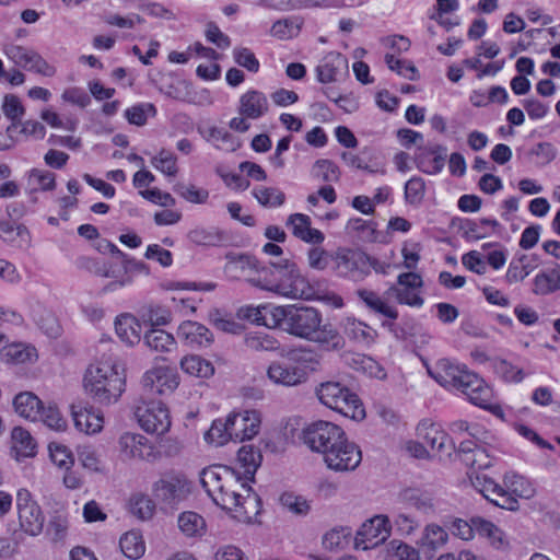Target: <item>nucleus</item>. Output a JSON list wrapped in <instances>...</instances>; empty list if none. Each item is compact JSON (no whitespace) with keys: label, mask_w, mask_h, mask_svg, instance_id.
Returning <instances> with one entry per match:
<instances>
[{"label":"nucleus","mask_w":560,"mask_h":560,"mask_svg":"<svg viewBox=\"0 0 560 560\" xmlns=\"http://www.w3.org/2000/svg\"><path fill=\"white\" fill-rule=\"evenodd\" d=\"M253 196L264 207H280L284 203L285 195L278 188L259 186L253 189Z\"/></svg>","instance_id":"46"},{"label":"nucleus","mask_w":560,"mask_h":560,"mask_svg":"<svg viewBox=\"0 0 560 560\" xmlns=\"http://www.w3.org/2000/svg\"><path fill=\"white\" fill-rule=\"evenodd\" d=\"M5 55L16 66L45 77H52L56 68L49 65L38 52L19 45H9Z\"/></svg>","instance_id":"12"},{"label":"nucleus","mask_w":560,"mask_h":560,"mask_svg":"<svg viewBox=\"0 0 560 560\" xmlns=\"http://www.w3.org/2000/svg\"><path fill=\"white\" fill-rule=\"evenodd\" d=\"M269 109L266 95L257 90H249L240 97L238 113L248 119H258Z\"/></svg>","instance_id":"24"},{"label":"nucleus","mask_w":560,"mask_h":560,"mask_svg":"<svg viewBox=\"0 0 560 560\" xmlns=\"http://www.w3.org/2000/svg\"><path fill=\"white\" fill-rule=\"evenodd\" d=\"M268 378L278 385L296 386L307 378L305 369L288 362H272L267 370Z\"/></svg>","instance_id":"17"},{"label":"nucleus","mask_w":560,"mask_h":560,"mask_svg":"<svg viewBox=\"0 0 560 560\" xmlns=\"http://www.w3.org/2000/svg\"><path fill=\"white\" fill-rule=\"evenodd\" d=\"M447 540V532L442 526L432 523L424 527L419 545L425 552H433L442 548Z\"/></svg>","instance_id":"35"},{"label":"nucleus","mask_w":560,"mask_h":560,"mask_svg":"<svg viewBox=\"0 0 560 560\" xmlns=\"http://www.w3.org/2000/svg\"><path fill=\"white\" fill-rule=\"evenodd\" d=\"M287 225L291 228L294 236L305 243L318 245L325 240L324 234L319 230L311 228V219L306 214H291L288 218Z\"/></svg>","instance_id":"23"},{"label":"nucleus","mask_w":560,"mask_h":560,"mask_svg":"<svg viewBox=\"0 0 560 560\" xmlns=\"http://www.w3.org/2000/svg\"><path fill=\"white\" fill-rule=\"evenodd\" d=\"M385 62L392 71L397 72L399 75L409 80H417L418 70L411 62L396 59L393 55L389 54L385 56Z\"/></svg>","instance_id":"60"},{"label":"nucleus","mask_w":560,"mask_h":560,"mask_svg":"<svg viewBox=\"0 0 560 560\" xmlns=\"http://www.w3.org/2000/svg\"><path fill=\"white\" fill-rule=\"evenodd\" d=\"M308 341L318 343L326 351H340L345 348L346 341L338 329L330 323L319 324Z\"/></svg>","instance_id":"25"},{"label":"nucleus","mask_w":560,"mask_h":560,"mask_svg":"<svg viewBox=\"0 0 560 560\" xmlns=\"http://www.w3.org/2000/svg\"><path fill=\"white\" fill-rule=\"evenodd\" d=\"M155 115L156 108L152 103H141L126 109L125 112L127 120L136 126H143L149 116L154 117Z\"/></svg>","instance_id":"53"},{"label":"nucleus","mask_w":560,"mask_h":560,"mask_svg":"<svg viewBox=\"0 0 560 560\" xmlns=\"http://www.w3.org/2000/svg\"><path fill=\"white\" fill-rule=\"evenodd\" d=\"M69 522L62 514H55L48 522L46 535L54 542L62 541L68 533Z\"/></svg>","instance_id":"57"},{"label":"nucleus","mask_w":560,"mask_h":560,"mask_svg":"<svg viewBox=\"0 0 560 560\" xmlns=\"http://www.w3.org/2000/svg\"><path fill=\"white\" fill-rule=\"evenodd\" d=\"M399 500L407 506L413 508L423 514L434 513V503L430 493L416 488L404 489Z\"/></svg>","instance_id":"28"},{"label":"nucleus","mask_w":560,"mask_h":560,"mask_svg":"<svg viewBox=\"0 0 560 560\" xmlns=\"http://www.w3.org/2000/svg\"><path fill=\"white\" fill-rule=\"evenodd\" d=\"M133 413L139 425L148 433L161 435L171 428L170 411L161 400L141 399Z\"/></svg>","instance_id":"8"},{"label":"nucleus","mask_w":560,"mask_h":560,"mask_svg":"<svg viewBox=\"0 0 560 560\" xmlns=\"http://www.w3.org/2000/svg\"><path fill=\"white\" fill-rule=\"evenodd\" d=\"M159 90L165 96L175 101L190 102L192 100L190 83L186 80L171 79L170 82L162 84Z\"/></svg>","instance_id":"41"},{"label":"nucleus","mask_w":560,"mask_h":560,"mask_svg":"<svg viewBox=\"0 0 560 560\" xmlns=\"http://www.w3.org/2000/svg\"><path fill=\"white\" fill-rule=\"evenodd\" d=\"M224 273L233 280L245 279L249 282L250 277L258 270V260L248 254L228 253Z\"/></svg>","instance_id":"19"},{"label":"nucleus","mask_w":560,"mask_h":560,"mask_svg":"<svg viewBox=\"0 0 560 560\" xmlns=\"http://www.w3.org/2000/svg\"><path fill=\"white\" fill-rule=\"evenodd\" d=\"M84 388L98 404L115 402L125 389V378L119 372V365L108 359L90 366L84 375Z\"/></svg>","instance_id":"2"},{"label":"nucleus","mask_w":560,"mask_h":560,"mask_svg":"<svg viewBox=\"0 0 560 560\" xmlns=\"http://www.w3.org/2000/svg\"><path fill=\"white\" fill-rule=\"evenodd\" d=\"M200 482L207 494L222 510L233 513L240 522H250L259 512L260 499L242 481L234 469L224 465L203 468Z\"/></svg>","instance_id":"1"},{"label":"nucleus","mask_w":560,"mask_h":560,"mask_svg":"<svg viewBox=\"0 0 560 560\" xmlns=\"http://www.w3.org/2000/svg\"><path fill=\"white\" fill-rule=\"evenodd\" d=\"M425 184L421 177H412L405 185V200L409 205L418 206L424 197Z\"/></svg>","instance_id":"58"},{"label":"nucleus","mask_w":560,"mask_h":560,"mask_svg":"<svg viewBox=\"0 0 560 560\" xmlns=\"http://www.w3.org/2000/svg\"><path fill=\"white\" fill-rule=\"evenodd\" d=\"M260 418L255 410L230 415L232 440L243 442L253 439L259 431Z\"/></svg>","instance_id":"16"},{"label":"nucleus","mask_w":560,"mask_h":560,"mask_svg":"<svg viewBox=\"0 0 560 560\" xmlns=\"http://www.w3.org/2000/svg\"><path fill=\"white\" fill-rule=\"evenodd\" d=\"M419 152L416 154L415 161L417 167L427 174L433 175L440 173L446 160L447 149L441 144L419 145Z\"/></svg>","instance_id":"15"},{"label":"nucleus","mask_w":560,"mask_h":560,"mask_svg":"<svg viewBox=\"0 0 560 560\" xmlns=\"http://www.w3.org/2000/svg\"><path fill=\"white\" fill-rule=\"evenodd\" d=\"M233 58L240 67L245 68L247 71L253 73L259 71V60L250 49L246 47H235L233 49Z\"/></svg>","instance_id":"59"},{"label":"nucleus","mask_w":560,"mask_h":560,"mask_svg":"<svg viewBox=\"0 0 560 560\" xmlns=\"http://www.w3.org/2000/svg\"><path fill=\"white\" fill-rule=\"evenodd\" d=\"M465 370V366L455 364L448 359H440L433 368H428V373L443 387L455 388Z\"/></svg>","instance_id":"21"},{"label":"nucleus","mask_w":560,"mask_h":560,"mask_svg":"<svg viewBox=\"0 0 560 560\" xmlns=\"http://www.w3.org/2000/svg\"><path fill=\"white\" fill-rule=\"evenodd\" d=\"M315 394L319 401L353 420H362L365 417L364 407L359 396L341 381H327L320 383Z\"/></svg>","instance_id":"4"},{"label":"nucleus","mask_w":560,"mask_h":560,"mask_svg":"<svg viewBox=\"0 0 560 560\" xmlns=\"http://www.w3.org/2000/svg\"><path fill=\"white\" fill-rule=\"evenodd\" d=\"M455 389L460 390L464 395H466L472 405L488 410L497 417H503V410L501 406L491 402L493 397L492 389L476 373L466 369Z\"/></svg>","instance_id":"7"},{"label":"nucleus","mask_w":560,"mask_h":560,"mask_svg":"<svg viewBox=\"0 0 560 560\" xmlns=\"http://www.w3.org/2000/svg\"><path fill=\"white\" fill-rule=\"evenodd\" d=\"M245 343L248 349L255 351H275L279 348L277 339L264 332L248 334Z\"/></svg>","instance_id":"54"},{"label":"nucleus","mask_w":560,"mask_h":560,"mask_svg":"<svg viewBox=\"0 0 560 560\" xmlns=\"http://www.w3.org/2000/svg\"><path fill=\"white\" fill-rule=\"evenodd\" d=\"M130 512L139 520H150L155 511V503L145 494H136L129 501Z\"/></svg>","instance_id":"47"},{"label":"nucleus","mask_w":560,"mask_h":560,"mask_svg":"<svg viewBox=\"0 0 560 560\" xmlns=\"http://www.w3.org/2000/svg\"><path fill=\"white\" fill-rule=\"evenodd\" d=\"M205 440L208 443H212L218 446L225 444L229 440H232V432L230 430V415L225 420H214L210 429L205 433Z\"/></svg>","instance_id":"44"},{"label":"nucleus","mask_w":560,"mask_h":560,"mask_svg":"<svg viewBox=\"0 0 560 560\" xmlns=\"http://www.w3.org/2000/svg\"><path fill=\"white\" fill-rule=\"evenodd\" d=\"M1 360L7 363L22 364L33 362L37 358L36 349L23 342L4 346L0 351Z\"/></svg>","instance_id":"30"},{"label":"nucleus","mask_w":560,"mask_h":560,"mask_svg":"<svg viewBox=\"0 0 560 560\" xmlns=\"http://www.w3.org/2000/svg\"><path fill=\"white\" fill-rule=\"evenodd\" d=\"M192 492V482L188 477L176 470L163 472L152 485V494L162 504L168 508H176L185 501Z\"/></svg>","instance_id":"5"},{"label":"nucleus","mask_w":560,"mask_h":560,"mask_svg":"<svg viewBox=\"0 0 560 560\" xmlns=\"http://www.w3.org/2000/svg\"><path fill=\"white\" fill-rule=\"evenodd\" d=\"M179 384L178 375L170 368H154L142 377V386L148 396L168 395L173 393Z\"/></svg>","instance_id":"14"},{"label":"nucleus","mask_w":560,"mask_h":560,"mask_svg":"<svg viewBox=\"0 0 560 560\" xmlns=\"http://www.w3.org/2000/svg\"><path fill=\"white\" fill-rule=\"evenodd\" d=\"M121 552L129 559H139L144 555L145 545L140 533L131 530L119 540Z\"/></svg>","instance_id":"40"},{"label":"nucleus","mask_w":560,"mask_h":560,"mask_svg":"<svg viewBox=\"0 0 560 560\" xmlns=\"http://www.w3.org/2000/svg\"><path fill=\"white\" fill-rule=\"evenodd\" d=\"M115 330L119 339L127 345L132 346L140 341V325L130 314H122L116 318Z\"/></svg>","instance_id":"33"},{"label":"nucleus","mask_w":560,"mask_h":560,"mask_svg":"<svg viewBox=\"0 0 560 560\" xmlns=\"http://www.w3.org/2000/svg\"><path fill=\"white\" fill-rule=\"evenodd\" d=\"M182 370L196 377L208 378L214 374L213 364L199 357V355H187L180 360Z\"/></svg>","instance_id":"37"},{"label":"nucleus","mask_w":560,"mask_h":560,"mask_svg":"<svg viewBox=\"0 0 560 560\" xmlns=\"http://www.w3.org/2000/svg\"><path fill=\"white\" fill-rule=\"evenodd\" d=\"M275 306H246L240 310V315L257 325L272 326L271 310Z\"/></svg>","instance_id":"48"},{"label":"nucleus","mask_w":560,"mask_h":560,"mask_svg":"<svg viewBox=\"0 0 560 560\" xmlns=\"http://www.w3.org/2000/svg\"><path fill=\"white\" fill-rule=\"evenodd\" d=\"M279 501L284 509L295 515L304 516L311 510L308 501L304 497L293 492L282 493Z\"/></svg>","instance_id":"49"},{"label":"nucleus","mask_w":560,"mask_h":560,"mask_svg":"<svg viewBox=\"0 0 560 560\" xmlns=\"http://www.w3.org/2000/svg\"><path fill=\"white\" fill-rule=\"evenodd\" d=\"M347 229L361 233L364 241H376V224L373 221H365L361 218L350 219L347 223Z\"/></svg>","instance_id":"62"},{"label":"nucleus","mask_w":560,"mask_h":560,"mask_svg":"<svg viewBox=\"0 0 560 560\" xmlns=\"http://www.w3.org/2000/svg\"><path fill=\"white\" fill-rule=\"evenodd\" d=\"M152 165L167 176H175L178 172L177 158L168 150L161 149L160 152L152 158Z\"/></svg>","instance_id":"51"},{"label":"nucleus","mask_w":560,"mask_h":560,"mask_svg":"<svg viewBox=\"0 0 560 560\" xmlns=\"http://www.w3.org/2000/svg\"><path fill=\"white\" fill-rule=\"evenodd\" d=\"M388 522V517L385 515H376L364 522L357 532L354 538L355 547L368 550L384 542L389 535Z\"/></svg>","instance_id":"13"},{"label":"nucleus","mask_w":560,"mask_h":560,"mask_svg":"<svg viewBox=\"0 0 560 560\" xmlns=\"http://www.w3.org/2000/svg\"><path fill=\"white\" fill-rule=\"evenodd\" d=\"M38 419H40L48 428L54 429L56 431H62L67 427L66 421L61 417L57 407H43V409H40V415Z\"/></svg>","instance_id":"64"},{"label":"nucleus","mask_w":560,"mask_h":560,"mask_svg":"<svg viewBox=\"0 0 560 560\" xmlns=\"http://www.w3.org/2000/svg\"><path fill=\"white\" fill-rule=\"evenodd\" d=\"M16 413L25 419L36 421L43 409L42 400L31 392L18 394L13 399Z\"/></svg>","instance_id":"29"},{"label":"nucleus","mask_w":560,"mask_h":560,"mask_svg":"<svg viewBox=\"0 0 560 560\" xmlns=\"http://www.w3.org/2000/svg\"><path fill=\"white\" fill-rule=\"evenodd\" d=\"M417 436L440 454H451L452 441L446 432L430 420H422L417 427Z\"/></svg>","instance_id":"18"},{"label":"nucleus","mask_w":560,"mask_h":560,"mask_svg":"<svg viewBox=\"0 0 560 560\" xmlns=\"http://www.w3.org/2000/svg\"><path fill=\"white\" fill-rule=\"evenodd\" d=\"M174 191L178 194L186 201L202 205L206 203L209 198V191L205 188H198L197 186L184 183H177L174 186Z\"/></svg>","instance_id":"52"},{"label":"nucleus","mask_w":560,"mask_h":560,"mask_svg":"<svg viewBox=\"0 0 560 560\" xmlns=\"http://www.w3.org/2000/svg\"><path fill=\"white\" fill-rule=\"evenodd\" d=\"M16 509L23 532L31 536L39 535L44 527L45 517L40 506L27 489L23 488L18 491Z\"/></svg>","instance_id":"10"},{"label":"nucleus","mask_w":560,"mask_h":560,"mask_svg":"<svg viewBox=\"0 0 560 560\" xmlns=\"http://www.w3.org/2000/svg\"><path fill=\"white\" fill-rule=\"evenodd\" d=\"M348 69V60L339 52H329L316 67L317 79L322 83L334 82L337 75Z\"/></svg>","instance_id":"26"},{"label":"nucleus","mask_w":560,"mask_h":560,"mask_svg":"<svg viewBox=\"0 0 560 560\" xmlns=\"http://www.w3.org/2000/svg\"><path fill=\"white\" fill-rule=\"evenodd\" d=\"M48 448L50 458L54 464L60 468L70 469L74 463V459L72 453L68 450L67 446L58 443H50Z\"/></svg>","instance_id":"61"},{"label":"nucleus","mask_w":560,"mask_h":560,"mask_svg":"<svg viewBox=\"0 0 560 560\" xmlns=\"http://www.w3.org/2000/svg\"><path fill=\"white\" fill-rule=\"evenodd\" d=\"M121 454L127 458L150 460L154 458V448L141 434L125 433L119 439Z\"/></svg>","instance_id":"20"},{"label":"nucleus","mask_w":560,"mask_h":560,"mask_svg":"<svg viewBox=\"0 0 560 560\" xmlns=\"http://www.w3.org/2000/svg\"><path fill=\"white\" fill-rule=\"evenodd\" d=\"M494 370L506 382L520 383L524 378L523 370L514 366L506 360L497 361Z\"/></svg>","instance_id":"63"},{"label":"nucleus","mask_w":560,"mask_h":560,"mask_svg":"<svg viewBox=\"0 0 560 560\" xmlns=\"http://www.w3.org/2000/svg\"><path fill=\"white\" fill-rule=\"evenodd\" d=\"M475 527L476 533L487 538L494 548L504 549L509 546L504 533L492 522L478 517Z\"/></svg>","instance_id":"38"},{"label":"nucleus","mask_w":560,"mask_h":560,"mask_svg":"<svg viewBox=\"0 0 560 560\" xmlns=\"http://www.w3.org/2000/svg\"><path fill=\"white\" fill-rule=\"evenodd\" d=\"M362 460L360 448L348 441L346 434L334 445L324 458L325 464L331 470L343 472L354 470Z\"/></svg>","instance_id":"11"},{"label":"nucleus","mask_w":560,"mask_h":560,"mask_svg":"<svg viewBox=\"0 0 560 560\" xmlns=\"http://www.w3.org/2000/svg\"><path fill=\"white\" fill-rule=\"evenodd\" d=\"M357 294L372 312L381 314L393 320L398 318L397 310L389 306L376 292L368 289H359Z\"/></svg>","instance_id":"34"},{"label":"nucleus","mask_w":560,"mask_h":560,"mask_svg":"<svg viewBox=\"0 0 560 560\" xmlns=\"http://www.w3.org/2000/svg\"><path fill=\"white\" fill-rule=\"evenodd\" d=\"M493 230L500 226L495 219H481L475 221L471 219L462 220L459 230L463 232V237L468 241H478L486 238L490 235L488 228Z\"/></svg>","instance_id":"31"},{"label":"nucleus","mask_w":560,"mask_h":560,"mask_svg":"<svg viewBox=\"0 0 560 560\" xmlns=\"http://www.w3.org/2000/svg\"><path fill=\"white\" fill-rule=\"evenodd\" d=\"M12 448L16 453V457H32L36 454V443L28 431L21 427L12 430Z\"/></svg>","instance_id":"36"},{"label":"nucleus","mask_w":560,"mask_h":560,"mask_svg":"<svg viewBox=\"0 0 560 560\" xmlns=\"http://www.w3.org/2000/svg\"><path fill=\"white\" fill-rule=\"evenodd\" d=\"M385 295L395 296L398 303L409 306L420 307L424 302L420 294L411 288H398L396 285H392L386 290Z\"/></svg>","instance_id":"55"},{"label":"nucleus","mask_w":560,"mask_h":560,"mask_svg":"<svg viewBox=\"0 0 560 560\" xmlns=\"http://www.w3.org/2000/svg\"><path fill=\"white\" fill-rule=\"evenodd\" d=\"M177 522L179 529L188 537L201 535L206 528L203 517L192 511L179 514Z\"/></svg>","instance_id":"43"},{"label":"nucleus","mask_w":560,"mask_h":560,"mask_svg":"<svg viewBox=\"0 0 560 560\" xmlns=\"http://www.w3.org/2000/svg\"><path fill=\"white\" fill-rule=\"evenodd\" d=\"M345 332L350 339L364 343L373 342L377 335L376 330L357 319L347 320Z\"/></svg>","instance_id":"45"},{"label":"nucleus","mask_w":560,"mask_h":560,"mask_svg":"<svg viewBox=\"0 0 560 560\" xmlns=\"http://www.w3.org/2000/svg\"><path fill=\"white\" fill-rule=\"evenodd\" d=\"M261 454L252 445H244L237 452V459L242 467L245 468V474L254 475L256 469L261 463Z\"/></svg>","instance_id":"50"},{"label":"nucleus","mask_w":560,"mask_h":560,"mask_svg":"<svg viewBox=\"0 0 560 560\" xmlns=\"http://www.w3.org/2000/svg\"><path fill=\"white\" fill-rule=\"evenodd\" d=\"M187 236L190 242L200 246H219L229 240L224 231L213 226H197L190 230Z\"/></svg>","instance_id":"32"},{"label":"nucleus","mask_w":560,"mask_h":560,"mask_svg":"<svg viewBox=\"0 0 560 560\" xmlns=\"http://www.w3.org/2000/svg\"><path fill=\"white\" fill-rule=\"evenodd\" d=\"M177 336L190 346H208L213 339L211 331L206 326L191 320L184 322L178 327Z\"/></svg>","instance_id":"27"},{"label":"nucleus","mask_w":560,"mask_h":560,"mask_svg":"<svg viewBox=\"0 0 560 560\" xmlns=\"http://www.w3.org/2000/svg\"><path fill=\"white\" fill-rule=\"evenodd\" d=\"M343 434L345 432L337 424L317 421L304 429L303 441L312 451L322 453L323 458H325L328 451L336 445Z\"/></svg>","instance_id":"9"},{"label":"nucleus","mask_w":560,"mask_h":560,"mask_svg":"<svg viewBox=\"0 0 560 560\" xmlns=\"http://www.w3.org/2000/svg\"><path fill=\"white\" fill-rule=\"evenodd\" d=\"M278 294L290 299H310L313 289L301 275L296 264L289 259L275 262Z\"/></svg>","instance_id":"6"},{"label":"nucleus","mask_w":560,"mask_h":560,"mask_svg":"<svg viewBox=\"0 0 560 560\" xmlns=\"http://www.w3.org/2000/svg\"><path fill=\"white\" fill-rule=\"evenodd\" d=\"M313 175L322 182L335 183L340 178V171L330 160H317L313 166Z\"/></svg>","instance_id":"56"},{"label":"nucleus","mask_w":560,"mask_h":560,"mask_svg":"<svg viewBox=\"0 0 560 560\" xmlns=\"http://www.w3.org/2000/svg\"><path fill=\"white\" fill-rule=\"evenodd\" d=\"M273 271H276L275 262H271L269 267L258 265V270L250 277L249 283L262 290L278 293L277 273Z\"/></svg>","instance_id":"42"},{"label":"nucleus","mask_w":560,"mask_h":560,"mask_svg":"<svg viewBox=\"0 0 560 560\" xmlns=\"http://www.w3.org/2000/svg\"><path fill=\"white\" fill-rule=\"evenodd\" d=\"M71 408L74 425L79 431L94 434L102 430L104 420L100 411L83 405H72Z\"/></svg>","instance_id":"22"},{"label":"nucleus","mask_w":560,"mask_h":560,"mask_svg":"<svg viewBox=\"0 0 560 560\" xmlns=\"http://www.w3.org/2000/svg\"><path fill=\"white\" fill-rule=\"evenodd\" d=\"M144 343L154 351L170 352L176 347L173 335L159 328H151L144 334Z\"/></svg>","instance_id":"39"},{"label":"nucleus","mask_w":560,"mask_h":560,"mask_svg":"<svg viewBox=\"0 0 560 560\" xmlns=\"http://www.w3.org/2000/svg\"><path fill=\"white\" fill-rule=\"evenodd\" d=\"M273 327L304 340H310L315 329L323 322V314L319 310L306 305L275 306L271 310Z\"/></svg>","instance_id":"3"}]
</instances>
